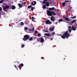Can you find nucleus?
<instances>
[{
	"label": "nucleus",
	"mask_w": 77,
	"mask_h": 77,
	"mask_svg": "<svg viewBox=\"0 0 77 77\" xmlns=\"http://www.w3.org/2000/svg\"><path fill=\"white\" fill-rule=\"evenodd\" d=\"M40 42L42 43H43L44 42V38H42V37H41L40 38Z\"/></svg>",
	"instance_id": "8"
},
{
	"label": "nucleus",
	"mask_w": 77,
	"mask_h": 77,
	"mask_svg": "<svg viewBox=\"0 0 77 77\" xmlns=\"http://www.w3.org/2000/svg\"><path fill=\"white\" fill-rule=\"evenodd\" d=\"M51 40H53V38H51Z\"/></svg>",
	"instance_id": "52"
},
{
	"label": "nucleus",
	"mask_w": 77,
	"mask_h": 77,
	"mask_svg": "<svg viewBox=\"0 0 77 77\" xmlns=\"http://www.w3.org/2000/svg\"><path fill=\"white\" fill-rule=\"evenodd\" d=\"M64 33L63 34V35L61 36L62 38L63 39H64V38H67L68 39L69 37L70 36L69 34L68 33V31H67L66 32H64Z\"/></svg>",
	"instance_id": "1"
},
{
	"label": "nucleus",
	"mask_w": 77,
	"mask_h": 77,
	"mask_svg": "<svg viewBox=\"0 0 77 77\" xmlns=\"http://www.w3.org/2000/svg\"><path fill=\"white\" fill-rule=\"evenodd\" d=\"M18 5L20 8H22V7H23V6H22V5L20 3L18 4Z\"/></svg>",
	"instance_id": "12"
},
{
	"label": "nucleus",
	"mask_w": 77,
	"mask_h": 77,
	"mask_svg": "<svg viewBox=\"0 0 77 77\" xmlns=\"http://www.w3.org/2000/svg\"><path fill=\"white\" fill-rule=\"evenodd\" d=\"M75 18H76V16H74L71 17V18H73V19H74Z\"/></svg>",
	"instance_id": "24"
},
{
	"label": "nucleus",
	"mask_w": 77,
	"mask_h": 77,
	"mask_svg": "<svg viewBox=\"0 0 77 77\" xmlns=\"http://www.w3.org/2000/svg\"><path fill=\"white\" fill-rule=\"evenodd\" d=\"M64 59H65V58H64Z\"/></svg>",
	"instance_id": "55"
},
{
	"label": "nucleus",
	"mask_w": 77,
	"mask_h": 77,
	"mask_svg": "<svg viewBox=\"0 0 77 77\" xmlns=\"http://www.w3.org/2000/svg\"><path fill=\"white\" fill-rule=\"evenodd\" d=\"M28 29H27V27H26L25 28V30H27Z\"/></svg>",
	"instance_id": "42"
},
{
	"label": "nucleus",
	"mask_w": 77,
	"mask_h": 77,
	"mask_svg": "<svg viewBox=\"0 0 77 77\" xmlns=\"http://www.w3.org/2000/svg\"><path fill=\"white\" fill-rule=\"evenodd\" d=\"M57 23H58V22H56V23H55V24H57Z\"/></svg>",
	"instance_id": "49"
},
{
	"label": "nucleus",
	"mask_w": 77,
	"mask_h": 77,
	"mask_svg": "<svg viewBox=\"0 0 77 77\" xmlns=\"http://www.w3.org/2000/svg\"><path fill=\"white\" fill-rule=\"evenodd\" d=\"M9 5H6L5 7H3V10L4 11L7 12V11H8L7 9H9Z\"/></svg>",
	"instance_id": "4"
},
{
	"label": "nucleus",
	"mask_w": 77,
	"mask_h": 77,
	"mask_svg": "<svg viewBox=\"0 0 77 77\" xmlns=\"http://www.w3.org/2000/svg\"><path fill=\"white\" fill-rule=\"evenodd\" d=\"M47 14L48 16H50V17L53 16V15H56L55 12L49 10H48L47 11Z\"/></svg>",
	"instance_id": "2"
},
{
	"label": "nucleus",
	"mask_w": 77,
	"mask_h": 77,
	"mask_svg": "<svg viewBox=\"0 0 77 77\" xmlns=\"http://www.w3.org/2000/svg\"><path fill=\"white\" fill-rule=\"evenodd\" d=\"M77 28V27L76 26H72L71 29L72 30H74V31H75Z\"/></svg>",
	"instance_id": "7"
},
{
	"label": "nucleus",
	"mask_w": 77,
	"mask_h": 77,
	"mask_svg": "<svg viewBox=\"0 0 77 77\" xmlns=\"http://www.w3.org/2000/svg\"><path fill=\"white\" fill-rule=\"evenodd\" d=\"M50 33H49V34L45 33L44 35H45V36H50Z\"/></svg>",
	"instance_id": "22"
},
{
	"label": "nucleus",
	"mask_w": 77,
	"mask_h": 77,
	"mask_svg": "<svg viewBox=\"0 0 77 77\" xmlns=\"http://www.w3.org/2000/svg\"><path fill=\"white\" fill-rule=\"evenodd\" d=\"M13 10H14V9H15L16 8L15 7V6L14 5H12L11 8Z\"/></svg>",
	"instance_id": "11"
},
{
	"label": "nucleus",
	"mask_w": 77,
	"mask_h": 77,
	"mask_svg": "<svg viewBox=\"0 0 77 77\" xmlns=\"http://www.w3.org/2000/svg\"><path fill=\"white\" fill-rule=\"evenodd\" d=\"M21 64H20L19 66H17V68H21Z\"/></svg>",
	"instance_id": "23"
},
{
	"label": "nucleus",
	"mask_w": 77,
	"mask_h": 77,
	"mask_svg": "<svg viewBox=\"0 0 77 77\" xmlns=\"http://www.w3.org/2000/svg\"><path fill=\"white\" fill-rule=\"evenodd\" d=\"M0 15H2V13H0Z\"/></svg>",
	"instance_id": "51"
},
{
	"label": "nucleus",
	"mask_w": 77,
	"mask_h": 77,
	"mask_svg": "<svg viewBox=\"0 0 77 77\" xmlns=\"http://www.w3.org/2000/svg\"><path fill=\"white\" fill-rule=\"evenodd\" d=\"M31 31H32V29H29V32H31Z\"/></svg>",
	"instance_id": "46"
},
{
	"label": "nucleus",
	"mask_w": 77,
	"mask_h": 77,
	"mask_svg": "<svg viewBox=\"0 0 77 77\" xmlns=\"http://www.w3.org/2000/svg\"><path fill=\"white\" fill-rule=\"evenodd\" d=\"M31 19L32 20H34V17H32L31 18Z\"/></svg>",
	"instance_id": "45"
},
{
	"label": "nucleus",
	"mask_w": 77,
	"mask_h": 77,
	"mask_svg": "<svg viewBox=\"0 0 77 77\" xmlns=\"http://www.w3.org/2000/svg\"><path fill=\"white\" fill-rule=\"evenodd\" d=\"M46 8L47 7H46V5H43V9H46Z\"/></svg>",
	"instance_id": "19"
},
{
	"label": "nucleus",
	"mask_w": 77,
	"mask_h": 77,
	"mask_svg": "<svg viewBox=\"0 0 77 77\" xmlns=\"http://www.w3.org/2000/svg\"><path fill=\"white\" fill-rule=\"evenodd\" d=\"M69 33H71V29H69Z\"/></svg>",
	"instance_id": "30"
},
{
	"label": "nucleus",
	"mask_w": 77,
	"mask_h": 77,
	"mask_svg": "<svg viewBox=\"0 0 77 77\" xmlns=\"http://www.w3.org/2000/svg\"><path fill=\"white\" fill-rule=\"evenodd\" d=\"M29 23V21L28 20H26L25 21L24 23L25 24H28Z\"/></svg>",
	"instance_id": "14"
},
{
	"label": "nucleus",
	"mask_w": 77,
	"mask_h": 77,
	"mask_svg": "<svg viewBox=\"0 0 77 77\" xmlns=\"http://www.w3.org/2000/svg\"><path fill=\"white\" fill-rule=\"evenodd\" d=\"M3 2V0L0 1V3H2Z\"/></svg>",
	"instance_id": "35"
},
{
	"label": "nucleus",
	"mask_w": 77,
	"mask_h": 77,
	"mask_svg": "<svg viewBox=\"0 0 77 77\" xmlns=\"http://www.w3.org/2000/svg\"><path fill=\"white\" fill-rule=\"evenodd\" d=\"M46 5L47 7L49 6H50V3H49V2H47L46 4Z\"/></svg>",
	"instance_id": "10"
},
{
	"label": "nucleus",
	"mask_w": 77,
	"mask_h": 77,
	"mask_svg": "<svg viewBox=\"0 0 77 77\" xmlns=\"http://www.w3.org/2000/svg\"><path fill=\"white\" fill-rule=\"evenodd\" d=\"M54 27H53L52 28L49 29V30L50 31H53V30H54Z\"/></svg>",
	"instance_id": "21"
},
{
	"label": "nucleus",
	"mask_w": 77,
	"mask_h": 77,
	"mask_svg": "<svg viewBox=\"0 0 77 77\" xmlns=\"http://www.w3.org/2000/svg\"><path fill=\"white\" fill-rule=\"evenodd\" d=\"M32 6L31 5H30L28 6V8H32Z\"/></svg>",
	"instance_id": "25"
},
{
	"label": "nucleus",
	"mask_w": 77,
	"mask_h": 77,
	"mask_svg": "<svg viewBox=\"0 0 77 77\" xmlns=\"http://www.w3.org/2000/svg\"><path fill=\"white\" fill-rule=\"evenodd\" d=\"M24 4L25 5H26V2H23Z\"/></svg>",
	"instance_id": "50"
},
{
	"label": "nucleus",
	"mask_w": 77,
	"mask_h": 77,
	"mask_svg": "<svg viewBox=\"0 0 77 77\" xmlns=\"http://www.w3.org/2000/svg\"><path fill=\"white\" fill-rule=\"evenodd\" d=\"M41 36V34L39 33L38 34V37H40Z\"/></svg>",
	"instance_id": "32"
},
{
	"label": "nucleus",
	"mask_w": 77,
	"mask_h": 77,
	"mask_svg": "<svg viewBox=\"0 0 77 77\" xmlns=\"http://www.w3.org/2000/svg\"><path fill=\"white\" fill-rule=\"evenodd\" d=\"M24 23L23 22L21 23V24H20L21 26H24Z\"/></svg>",
	"instance_id": "26"
},
{
	"label": "nucleus",
	"mask_w": 77,
	"mask_h": 77,
	"mask_svg": "<svg viewBox=\"0 0 77 77\" xmlns=\"http://www.w3.org/2000/svg\"><path fill=\"white\" fill-rule=\"evenodd\" d=\"M30 0V1H32V0Z\"/></svg>",
	"instance_id": "54"
},
{
	"label": "nucleus",
	"mask_w": 77,
	"mask_h": 77,
	"mask_svg": "<svg viewBox=\"0 0 77 77\" xmlns=\"http://www.w3.org/2000/svg\"><path fill=\"white\" fill-rule=\"evenodd\" d=\"M72 7H70L69 8V10L67 11V12H72V11H73V10L72 9Z\"/></svg>",
	"instance_id": "9"
},
{
	"label": "nucleus",
	"mask_w": 77,
	"mask_h": 77,
	"mask_svg": "<svg viewBox=\"0 0 77 77\" xmlns=\"http://www.w3.org/2000/svg\"><path fill=\"white\" fill-rule=\"evenodd\" d=\"M33 9H34V7H33L31 8V10H32V11H33Z\"/></svg>",
	"instance_id": "31"
},
{
	"label": "nucleus",
	"mask_w": 77,
	"mask_h": 77,
	"mask_svg": "<svg viewBox=\"0 0 77 77\" xmlns=\"http://www.w3.org/2000/svg\"><path fill=\"white\" fill-rule=\"evenodd\" d=\"M38 33V31L35 30V34H36V33Z\"/></svg>",
	"instance_id": "36"
},
{
	"label": "nucleus",
	"mask_w": 77,
	"mask_h": 77,
	"mask_svg": "<svg viewBox=\"0 0 77 77\" xmlns=\"http://www.w3.org/2000/svg\"><path fill=\"white\" fill-rule=\"evenodd\" d=\"M45 31L46 32H48V31H47V30H45Z\"/></svg>",
	"instance_id": "47"
},
{
	"label": "nucleus",
	"mask_w": 77,
	"mask_h": 77,
	"mask_svg": "<svg viewBox=\"0 0 77 77\" xmlns=\"http://www.w3.org/2000/svg\"><path fill=\"white\" fill-rule=\"evenodd\" d=\"M65 20H66V21H69V18L68 17H65L64 19Z\"/></svg>",
	"instance_id": "13"
},
{
	"label": "nucleus",
	"mask_w": 77,
	"mask_h": 77,
	"mask_svg": "<svg viewBox=\"0 0 77 77\" xmlns=\"http://www.w3.org/2000/svg\"><path fill=\"white\" fill-rule=\"evenodd\" d=\"M55 20V18L54 17L52 16L51 17V20L53 21V22H54V20Z\"/></svg>",
	"instance_id": "6"
},
{
	"label": "nucleus",
	"mask_w": 77,
	"mask_h": 77,
	"mask_svg": "<svg viewBox=\"0 0 77 77\" xmlns=\"http://www.w3.org/2000/svg\"><path fill=\"white\" fill-rule=\"evenodd\" d=\"M71 29V27L70 26H69V29Z\"/></svg>",
	"instance_id": "41"
},
{
	"label": "nucleus",
	"mask_w": 77,
	"mask_h": 77,
	"mask_svg": "<svg viewBox=\"0 0 77 77\" xmlns=\"http://www.w3.org/2000/svg\"><path fill=\"white\" fill-rule=\"evenodd\" d=\"M76 21H77V20H72L71 22L72 24H73V23H74L75 22H76Z\"/></svg>",
	"instance_id": "18"
},
{
	"label": "nucleus",
	"mask_w": 77,
	"mask_h": 77,
	"mask_svg": "<svg viewBox=\"0 0 77 77\" xmlns=\"http://www.w3.org/2000/svg\"><path fill=\"white\" fill-rule=\"evenodd\" d=\"M54 9H55V8L54 7H52V8H49V9L50 11H52V10H54Z\"/></svg>",
	"instance_id": "15"
},
{
	"label": "nucleus",
	"mask_w": 77,
	"mask_h": 77,
	"mask_svg": "<svg viewBox=\"0 0 77 77\" xmlns=\"http://www.w3.org/2000/svg\"><path fill=\"white\" fill-rule=\"evenodd\" d=\"M62 5L63 6H65V5H66V3H65V2H64L62 3Z\"/></svg>",
	"instance_id": "16"
},
{
	"label": "nucleus",
	"mask_w": 77,
	"mask_h": 77,
	"mask_svg": "<svg viewBox=\"0 0 77 77\" xmlns=\"http://www.w3.org/2000/svg\"><path fill=\"white\" fill-rule=\"evenodd\" d=\"M24 46H25V45H24V44H23L22 45L21 47L22 48H23V47H24Z\"/></svg>",
	"instance_id": "28"
},
{
	"label": "nucleus",
	"mask_w": 77,
	"mask_h": 77,
	"mask_svg": "<svg viewBox=\"0 0 77 77\" xmlns=\"http://www.w3.org/2000/svg\"><path fill=\"white\" fill-rule=\"evenodd\" d=\"M38 39H37V40H38Z\"/></svg>",
	"instance_id": "53"
},
{
	"label": "nucleus",
	"mask_w": 77,
	"mask_h": 77,
	"mask_svg": "<svg viewBox=\"0 0 77 77\" xmlns=\"http://www.w3.org/2000/svg\"><path fill=\"white\" fill-rule=\"evenodd\" d=\"M20 65H21V66H24V64L22 63L20 64Z\"/></svg>",
	"instance_id": "38"
},
{
	"label": "nucleus",
	"mask_w": 77,
	"mask_h": 77,
	"mask_svg": "<svg viewBox=\"0 0 77 77\" xmlns=\"http://www.w3.org/2000/svg\"><path fill=\"white\" fill-rule=\"evenodd\" d=\"M14 67H15V68H17V70H18V69L17 68V66H16L15 65H14Z\"/></svg>",
	"instance_id": "43"
},
{
	"label": "nucleus",
	"mask_w": 77,
	"mask_h": 77,
	"mask_svg": "<svg viewBox=\"0 0 77 77\" xmlns=\"http://www.w3.org/2000/svg\"><path fill=\"white\" fill-rule=\"evenodd\" d=\"M52 35H55V32H53L51 33Z\"/></svg>",
	"instance_id": "40"
},
{
	"label": "nucleus",
	"mask_w": 77,
	"mask_h": 77,
	"mask_svg": "<svg viewBox=\"0 0 77 77\" xmlns=\"http://www.w3.org/2000/svg\"><path fill=\"white\" fill-rule=\"evenodd\" d=\"M31 5L32 6H35V4H33V2L31 3Z\"/></svg>",
	"instance_id": "37"
},
{
	"label": "nucleus",
	"mask_w": 77,
	"mask_h": 77,
	"mask_svg": "<svg viewBox=\"0 0 77 77\" xmlns=\"http://www.w3.org/2000/svg\"><path fill=\"white\" fill-rule=\"evenodd\" d=\"M33 2L34 3L35 5H36V2L35 1H33Z\"/></svg>",
	"instance_id": "34"
},
{
	"label": "nucleus",
	"mask_w": 77,
	"mask_h": 77,
	"mask_svg": "<svg viewBox=\"0 0 77 77\" xmlns=\"http://www.w3.org/2000/svg\"><path fill=\"white\" fill-rule=\"evenodd\" d=\"M63 21V19H59L58 20V21L59 22V23H60V22H62V21Z\"/></svg>",
	"instance_id": "20"
},
{
	"label": "nucleus",
	"mask_w": 77,
	"mask_h": 77,
	"mask_svg": "<svg viewBox=\"0 0 77 77\" xmlns=\"http://www.w3.org/2000/svg\"><path fill=\"white\" fill-rule=\"evenodd\" d=\"M29 38H30V36L28 35H25L24 36V38H23V40L24 41H27L29 39Z\"/></svg>",
	"instance_id": "3"
},
{
	"label": "nucleus",
	"mask_w": 77,
	"mask_h": 77,
	"mask_svg": "<svg viewBox=\"0 0 77 77\" xmlns=\"http://www.w3.org/2000/svg\"><path fill=\"white\" fill-rule=\"evenodd\" d=\"M48 0H44L43 2V4H45L47 2V1H48Z\"/></svg>",
	"instance_id": "17"
},
{
	"label": "nucleus",
	"mask_w": 77,
	"mask_h": 77,
	"mask_svg": "<svg viewBox=\"0 0 77 77\" xmlns=\"http://www.w3.org/2000/svg\"><path fill=\"white\" fill-rule=\"evenodd\" d=\"M34 30H35L34 27H33L32 29V32H33V31H34Z\"/></svg>",
	"instance_id": "29"
},
{
	"label": "nucleus",
	"mask_w": 77,
	"mask_h": 77,
	"mask_svg": "<svg viewBox=\"0 0 77 77\" xmlns=\"http://www.w3.org/2000/svg\"><path fill=\"white\" fill-rule=\"evenodd\" d=\"M65 3H66L67 2H69V0H66V1H65Z\"/></svg>",
	"instance_id": "33"
},
{
	"label": "nucleus",
	"mask_w": 77,
	"mask_h": 77,
	"mask_svg": "<svg viewBox=\"0 0 77 77\" xmlns=\"http://www.w3.org/2000/svg\"><path fill=\"white\" fill-rule=\"evenodd\" d=\"M29 41H32L33 40V38L31 37L29 38Z\"/></svg>",
	"instance_id": "27"
},
{
	"label": "nucleus",
	"mask_w": 77,
	"mask_h": 77,
	"mask_svg": "<svg viewBox=\"0 0 77 77\" xmlns=\"http://www.w3.org/2000/svg\"><path fill=\"white\" fill-rule=\"evenodd\" d=\"M0 11H2V7H0Z\"/></svg>",
	"instance_id": "39"
},
{
	"label": "nucleus",
	"mask_w": 77,
	"mask_h": 77,
	"mask_svg": "<svg viewBox=\"0 0 77 77\" xmlns=\"http://www.w3.org/2000/svg\"><path fill=\"white\" fill-rule=\"evenodd\" d=\"M32 21H34V22H36V21L35 20H34L32 19Z\"/></svg>",
	"instance_id": "44"
},
{
	"label": "nucleus",
	"mask_w": 77,
	"mask_h": 77,
	"mask_svg": "<svg viewBox=\"0 0 77 77\" xmlns=\"http://www.w3.org/2000/svg\"><path fill=\"white\" fill-rule=\"evenodd\" d=\"M75 25L77 27V24L76 23H75Z\"/></svg>",
	"instance_id": "48"
},
{
	"label": "nucleus",
	"mask_w": 77,
	"mask_h": 77,
	"mask_svg": "<svg viewBox=\"0 0 77 77\" xmlns=\"http://www.w3.org/2000/svg\"><path fill=\"white\" fill-rule=\"evenodd\" d=\"M46 23L47 24H51L52 22L49 20H47L46 21Z\"/></svg>",
	"instance_id": "5"
}]
</instances>
